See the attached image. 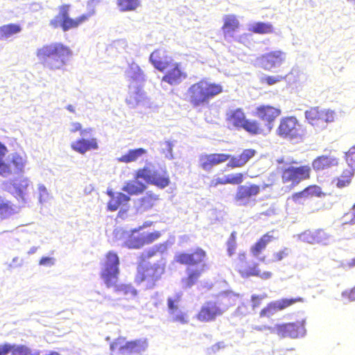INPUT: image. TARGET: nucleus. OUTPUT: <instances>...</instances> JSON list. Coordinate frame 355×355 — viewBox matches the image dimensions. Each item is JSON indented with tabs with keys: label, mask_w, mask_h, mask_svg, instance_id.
Returning a JSON list of instances; mask_svg holds the SVG:
<instances>
[{
	"label": "nucleus",
	"mask_w": 355,
	"mask_h": 355,
	"mask_svg": "<svg viewBox=\"0 0 355 355\" xmlns=\"http://www.w3.org/2000/svg\"><path fill=\"white\" fill-rule=\"evenodd\" d=\"M338 158L332 155H321L313 159L311 166L309 164L297 165L293 159L290 164L283 168L280 173L282 184L288 190H292L302 182L311 177L312 168L315 172L328 170L338 165Z\"/></svg>",
	"instance_id": "nucleus-1"
},
{
	"label": "nucleus",
	"mask_w": 355,
	"mask_h": 355,
	"mask_svg": "<svg viewBox=\"0 0 355 355\" xmlns=\"http://www.w3.org/2000/svg\"><path fill=\"white\" fill-rule=\"evenodd\" d=\"M207 258V252L200 247L191 252H182L175 255L174 260L176 263L187 266H196L195 269L188 268L186 277L182 279V283L185 288H189L197 284L202 273L208 268L205 263Z\"/></svg>",
	"instance_id": "nucleus-2"
},
{
	"label": "nucleus",
	"mask_w": 355,
	"mask_h": 355,
	"mask_svg": "<svg viewBox=\"0 0 355 355\" xmlns=\"http://www.w3.org/2000/svg\"><path fill=\"white\" fill-rule=\"evenodd\" d=\"M256 154L254 149H244L239 155L227 153H215L202 155L199 158L200 167L205 171H211L214 166L220 165L227 161V167L231 168L244 166Z\"/></svg>",
	"instance_id": "nucleus-3"
},
{
	"label": "nucleus",
	"mask_w": 355,
	"mask_h": 355,
	"mask_svg": "<svg viewBox=\"0 0 355 355\" xmlns=\"http://www.w3.org/2000/svg\"><path fill=\"white\" fill-rule=\"evenodd\" d=\"M223 92V87L221 84L202 78L188 88L186 98L193 107H199L208 105L210 100Z\"/></svg>",
	"instance_id": "nucleus-4"
},
{
	"label": "nucleus",
	"mask_w": 355,
	"mask_h": 355,
	"mask_svg": "<svg viewBox=\"0 0 355 355\" xmlns=\"http://www.w3.org/2000/svg\"><path fill=\"white\" fill-rule=\"evenodd\" d=\"M71 55L70 48L61 42L44 44L36 51L39 60L52 70L59 69L64 66Z\"/></svg>",
	"instance_id": "nucleus-5"
},
{
	"label": "nucleus",
	"mask_w": 355,
	"mask_h": 355,
	"mask_svg": "<svg viewBox=\"0 0 355 355\" xmlns=\"http://www.w3.org/2000/svg\"><path fill=\"white\" fill-rule=\"evenodd\" d=\"M100 0H91L89 5L92 6V8L85 14H83L78 17L73 19L69 17V4H62L58 7V14L50 21V25L56 28L60 27L64 32L70 29L76 28L95 14L94 6Z\"/></svg>",
	"instance_id": "nucleus-6"
},
{
	"label": "nucleus",
	"mask_w": 355,
	"mask_h": 355,
	"mask_svg": "<svg viewBox=\"0 0 355 355\" xmlns=\"http://www.w3.org/2000/svg\"><path fill=\"white\" fill-rule=\"evenodd\" d=\"M164 272V264L159 262H138L134 280L136 284L144 285L146 289H152L157 285Z\"/></svg>",
	"instance_id": "nucleus-7"
},
{
	"label": "nucleus",
	"mask_w": 355,
	"mask_h": 355,
	"mask_svg": "<svg viewBox=\"0 0 355 355\" xmlns=\"http://www.w3.org/2000/svg\"><path fill=\"white\" fill-rule=\"evenodd\" d=\"M282 110L277 107L270 105L261 104L258 105L254 110V116L261 121L257 120L258 124L254 130L255 135H266L273 127V123L281 115Z\"/></svg>",
	"instance_id": "nucleus-8"
},
{
	"label": "nucleus",
	"mask_w": 355,
	"mask_h": 355,
	"mask_svg": "<svg viewBox=\"0 0 355 355\" xmlns=\"http://www.w3.org/2000/svg\"><path fill=\"white\" fill-rule=\"evenodd\" d=\"M135 178L136 179H143L146 183L155 185L162 189L167 187L171 183L167 171L166 169L157 170L150 163L137 169L135 171Z\"/></svg>",
	"instance_id": "nucleus-9"
},
{
	"label": "nucleus",
	"mask_w": 355,
	"mask_h": 355,
	"mask_svg": "<svg viewBox=\"0 0 355 355\" xmlns=\"http://www.w3.org/2000/svg\"><path fill=\"white\" fill-rule=\"evenodd\" d=\"M258 263L248 259V256L245 252H239L234 261L235 270L243 278L258 277L263 279H267L271 277V272H261Z\"/></svg>",
	"instance_id": "nucleus-10"
},
{
	"label": "nucleus",
	"mask_w": 355,
	"mask_h": 355,
	"mask_svg": "<svg viewBox=\"0 0 355 355\" xmlns=\"http://www.w3.org/2000/svg\"><path fill=\"white\" fill-rule=\"evenodd\" d=\"M119 265V257L116 252L109 251L105 254L100 275L107 287L116 286L120 273Z\"/></svg>",
	"instance_id": "nucleus-11"
},
{
	"label": "nucleus",
	"mask_w": 355,
	"mask_h": 355,
	"mask_svg": "<svg viewBox=\"0 0 355 355\" xmlns=\"http://www.w3.org/2000/svg\"><path fill=\"white\" fill-rule=\"evenodd\" d=\"M227 299L226 296L218 297L216 301H207L201 306L196 315V318L201 322H210L215 321L221 316L228 309V306L223 303Z\"/></svg>",
	"instance_id": "nucleus-12"
},
{
	"label": "nucleus",
	"mask_w": 355,
	"mask_h": 355,
	"mask_svg": "<svg viewBox=\"0 0 355 355\" xmlns=\"http://www.w3.org/2000/svg\"><path fill=\"white\" fill-rule=\"evenodd\" d=\"M141 229H135L130 232L125 233L124 235L123 246L128 249H140L145 245H150L158 240L162 232L154 231L148 233H138Z\"/></svg>",
	"instance_id": "nucleus-13"
},
{
	"label": "nucleus",
	"mask_w": 355,
	"mask_h": 355,
	"mask_svg": "<svg viewBox=\"0 0 355 355\" xmlns=\"http://www.w3.org/2000/svg\"><path fill=\"white\" fill-rule=\"evenodd\" d=\"M227 121L237 129H243L248 133L255 135L254 130L258 126L257 120L246 118L242 108H237L227 114Z\"/></svg>",
	"instance_id": "nucleus-14"
},
{
	"label": "nucleus",
	"mask_w": 355,
	"mask_h": 355,
	"mask_svg": "<svg viewBox=\"0 0 355 355\" xmlns=\"http://www.w3.org/2000/svg\"><path fill=\"white\" fill-rule=\"evenodd\" d=\"M302 126L294 116H286L280 120L277 134L282 138L293 139L302 137Z\"/></svg>",
	"instance_id": "nucleus-15"
},
{
	"label": "nucleus",
	"mask_w": 355,
	"mask_h": 355,
	"mask_svg": "<svg viewBox=\"0 0 355 355\" xmlns=\"http://www.w3.org/2000/svg\"><path fill=\"white\" fill-rule=\"evenodd\" d=\"M182 293H176L173 297L167 299V306L170 321L180 324H186L189 322V316L186 312L179 309V304L182 300Z\"/></svg>",
	"instance_id": "nucleus-16"
},
{
	"label": "nucleus",
	"mask_w": 355,
	"mask_h": 355,
	"mask_svg": "<svg viewBox=\"0 0 355 355\" xmlns=\"http://www.w3.org/2000/svg\"><path fill=\"white\" fill-rule=\"evenodd\" d=\"M274 332L281 338H297L303 336L306 330L302 321H295L275 325Z\"/></svg>",
	"instance_id": "nucleus-17"
},
{
	"label": "nucleus",
	"mask_w": 355,
	"mask_h": 355,
	"mask_svg": "<svg viewBox=\"0 0 355 355\" xmlns=\"http://www.w3.org/2000/svg\"><path fill=\"white\" fill-rule=\"evenodd\" d=\"M308 122L313 126L323 128L329 122L334 121L332 112L320 110L319 107H311L305 112Z\"/></svg>",
	"instance_id": "nucleus-18"
},
{
	"label": "nucleus",
	"mask_w": 355,
	"mask_h": 355,
	"mask_svg": "<svg viewBox=\"0 0 355 355\" xmlns=\"http://www.w3.org/2000/svg\"><path fill=\"white\" fill-rule=\"evenodd\" d=\"M261 191L259 184L248 183L239 185L236 189L234 200L240 205H247L252 198H255Z\"/></svg>",
	"instance_id": "nucleus-19"
},
{
	"label": "nucleus",
	"mask_w": 355,
	"mask_h": 355,
	"mask_svg": "<svg viewBox=\"0 0 355 355\" xmlns=\"http://www.w3.org/2000/svg\"><path fill=\"white\" fill-rule=\"evenodd\" d=\"M329 234L324 229L306 230L300 234L298 239L304 243L309 244L327 245Z\"/></svg>",
	"instance_id": "nucleus-20"
},
{
	"label": "nucleus",
	"mask_w": 355,
	"mask_h": 355,
	"mask_svg": "<svg viewBox=\"0 0 355 355\" xmlns=\"http://www.w3.org/2000/svg\"><path fill=\"white\" fill-rule=\"evenodd\" d=\"M285 60L286 53L281 50L270 51L261 55L258 58L261 67L266 71H271L275 67L280 65Z\"/></svg>",
	"instance_id": "nucleus-21"
},
{
	"label": "nucleus",
	"mask_w": 355,
	"mask_h": 355,
	"mask_svg": "<svg viewBox=\"0 0 355 355\" xmlns=\"http://www.w3.org/2000/svg\"><path fill=\"white\" fill-rule=\"evenodd\" d=\"M165 71L162 80L171 85L179 84L187 77V73L182 70L181 64L175 61Z\"/></svg>",
	"instance_id": "nucleus-22"
},
{
	"label": "nucleus",
	"mask_w": 355,
	"mask_h": 355,
	"mask_svg": "<svg viewBox=\"0 0 355 355\" xmlns=\"http://www.w3.org/2000/svg\"><path fill=\"white\" fill-rule=\"evenodd\" d=\"M150 61L155 69L164 72L174 62L165 50L156 49L150 55Z\"/></svg>",
	"instance_id": "nucleus-23"
},
{
	"label": "nucleus",
	"mask_w": 355,
	"mask_h": 355,
	"mask_svg": "<svg viewBox=\"0 0 355 355\" xmlns=\"http://www.w3.org/2000/svg\"><path fill=\"white\" fill-rule=\"evenodd\" d=\"M11 185L12 188L11 193L15 197L25 201L28 194V189L31 185L29 179L24 177L15 178L11 181Z\"/></svg>",
	"instance_id": "nucleus-24"
},
{
	"label": "nucleus",
	"mask_w": 355,
	"mask_h": 355,
	"mask_svg": "<svg viewBox=\"0 0 355 355\" xmlns=\"http://www.w3.org/2000/svg\"><path fill=\"white\" fill-rule=\"evenodd\" d=\"M274 231H270L263 234L253 245L250 248V252L254 257H259L266 250L267 245L275 241L276 237L273 235Z\"/></svg>",
	"instance_id": "nucleus-25"
},
{
	"label": "nucleus",
	"mask_w": 355,
	"mask_h": 355,
	"mask_svg": "<svg viewBox=\"0 0 355 355\" xmlns=\"http://www.w3.org/2000/svg\"><path fill=\"white\" fill-rule=\"evenodd\" d=\"M71 148L75 152L80 154H85L89 150H94L98 148V141L96 138L84 139L80 138L71 144Z\"/></svg>",
	"instance_id": "nucleus-26"
},
{
	"label": "nucleus",
	"mask_w": 355,
	"mask_h": 355,
	"mask_svg": "<svg viewBox=\"0 0 355 355\" xmlns=\"http://www.w3.org/2000/svg\"><path fill=\"white\" fill-rule=\"evenodd\" d=\"M0 355H40V352H33L25 345H12L4 343L0 345Z\"/></svg>",
	"instance_id": "nucleus-27"
},
{
	"label": "nucleus",
	"mask_w": 355,
	"mask_h": 355,
	"mask_svg": "<svg viewBox=\"0 0 355 355\" xmlns=\"http://www.w3.org/2000/svg\"><path fill=\"white\" fill-rule=\"evenodd\" d=\"M244 180V175L242 173L228 174L225 178H217L213 179L209 182V187H216L218 185L224 184H237L239 185Z\"/></svg>",
	"instance_id": "nucleus-28"
},
{
	"label": "nucleus",
	"mask_w": 355,
	"mask_h": 355,
	"mask_svg": "<svg viewBox=\"0 0 355 355\" xmlns=\"http://www.w3.org/2000/svg\"><path fill=\"white\" fill-rule=\"evenodd\" d=\"M354 175V168L347 166L343 168L340 175L334 179L333 182L335 183L336 187L343 189L349 187L352 182Z\"/></svg>",
	"instance_id": "nucleus-29"
},
{
	"label": "nucleus",
	"mask_w": 355,
	"mask_h": 355,
	"mask_svg": "<svg viewBox=\"0 0 355 355\" xmlns=\"http://www.w3.org/2000/svg\"><path fill=\"white\" fill-rule=\"evenodd\" d=\"M240 26L239 21L234 15H227L224 17V24L222 30L225 37H232Z\"/></svg>",
	"instance_id": "nucleus-30"
},
{
	"label": "nucleus",
	"mask_w": 355,
	"mask_h": 355,
	"mask_svg": "<svg viewBox=\"0 0 355 355\" xmlns=\"http://www.w3.org/2000/svg\"><path fill=\"white\" fill-rule=\"evenodd\" d=\"M127 182L123 187L122 190L128 193L130 196H139L143 193L147 189V185L139 181V179Z\"/></svg>",
	"instance_id": "nucleus-31"
},
{
	"label": "nucleus",
	"mask_w": 355,
	"mask_h": 355,
	"mask_svg": "<svg viewBox=\"0 0 355 355\" xmlns=\"http://www.w3.org/2000/svg\"><path fill=\"white\" fill-rule=\"evenodd\" d=\"M130 198L121 193H117L114 198H110L107 204V209L110 211H116L120 207L126 205L130 201Z\"/></svg>",
	"instance_id": "nucleus-32"
},
{
	"label": "nucleus",
	"mask_w": 355,
	"mask_h": 355,
	"mask_svg": "<svg viewBox=\"0 0 355 355\" xmlns=\"http://www.w3.org/2000/svg\"><path fill=\"white\" fill-rule=\"evenodd\" d=\"M8 164L12 168V173L13 172L15 173H24L26 164V157L25 155L17 153H13Z\"/></svg>",
	"instance_id": "nucleus-33"
},
{
	"label": "nucleus",
	"mask_w": 355,
	"mask_h": 355,
	"mask_svg": "<svg viewBox=\"0 0 355 355\" xmlns=\"http://www.w3.org/2000/svg\"><path fill=\"white\" fill-rule=\"evenodd\" d=\"M125 75L131 84L140 83L145 80L143 71L137 64H131L126 71Z\"/></svg>",
	"instance_id": "nucleus-34"
},
{
	"label": "nucleus",
	"mask_w": 355,
	"mask_h": 355,
	"mask_svg": "<svg viewBox=\"0 0 355 355\" xmlns=\"http://www.w3.org/2000/svg\"><path fill=\"white\" fill-rule=\"evenodd\" d=\"M159 199L158 195L153 191H149L139 200V208L142 211L149 210L157 204Z\"/></svg>",
	"instance_id": "nucleus-35"
},
{
	"label": "nucleus",
	"mask_w": 355,
	"mask_h": 355,
	"mask_svg": "<svg viewBox=\"0 0 355 355\" xmlns=\"http://www.w3.org/2000/svg\"><path fill=\"white\" fill-rule=\"evenodd\" d=\"M147 153V150L143 148L129 150L125 154L117 159L119 162L130 163L136 162L140 157Z\"/></svg>",
	"instance_id": "nucleus-36"
},
{
	"label": "nucleus",
	"mask_w": 355,
	"mask_h": 355,
	"mask_svg": "<svg viewBox=\"0 0 355 355\" xmlns=\"http://www.w3.org/2000/svg\"><path fill=\"white\" fill-rule=\"evenodd\" d=\"M110 350L116 354H127L128 341L125 337L119 336L110 343Z\"/></svg>",
	"instance_id": "nucleus-37"
},
{
	"label": "nucleus",
	"mask_w": 355,
	"mask_h": 355,
	"mask_svg": "<svg viewBox=\"0 0 355 355\" xmlns=\"http://www.w3.org/2000/svg\"><path fill=\"white\" fill-rule=\"evenodd\" d=\"M148 347L146 339H136L128 341L127 354H139L146 350Z\"/></svg>",
	"instance_id": "nucleus-38"
},
{
	"label": "nucleus",
	"mask_w": 355,
	"mask_h": 355,
	"mask_svg": "<svg viewBox=\"0 0 355 355\" xmlns=\"http://www.w3.org/2000/svg\"><path fill=\"white\" fill-rule=\"evenodd\" d=\"M249 31L256 34H270L274 32V28L270 23L258 21L252 25Z\"/></svg>",
	"instance_id": "nucleus-39"
},
{
	"label": "nucleus",
	"mask_w": 355,
	"mask_h": 355,
	"mask_svg": "<svg viewBox=\"0 0 355 355\" xmlns=\"http://www.w3.org/2000/svg\"><path fill=\"white\" fill-rule=\"evenodd\" d=\"M21 27L19 24H8L0 26V38H8L20 33Z\"/></svg>",
	"instance_id": "nucleus-40"
},
{
	"label": "nucleus",
	"mask_w": 355,
	"mask_h": 355,
	"mask_svg": "<svg viewBox=\"0 0 355 355\" xmlns=\"http://www.w3.org/2000/svg\"><path fill=\"white\" fill-rule=\"evenodd\" d=\"M6 152V147L0 142V175L3 177H7L12 174L10 165L3 160Z\"/></svg>",
	"instance_id": "nucleus-41"
},
{
	"label": "nucleus",
	"mask_w": 355,
	"mask_h": 355,
	"mask_svg": "<svg viewBox=\"0 0 355 355\" xmlns=\"http://www.w3.org/2000/svg\"><path fill=\"white\" fill-rule=\"evenodd\" d=\"M304 301L302 297H297L294 298H283L279 300L274 301L273 303L275 306L277 311H282L293 304L297 302H302Z\"/></svg>",
	"instance_id": "nucleus-42"
},
{
	"label": "nucleus",
	"mask_w": 355,
	"mask_h": 355,
	"mask_svg": "<svg viewBox=\"0 0 355 355\" xmlns=\"http://www.w3.org/2000/svg\"><path fill=\"white\" fill-rule=\"evenodd\" d=\"M116 5L121 12L132 11L140 6V0H117Z\"/></svg>",
	"instance_id": "nucleus-43"
},
{
	"label": "nucleus",
	"mask_w": 355,
	"mask_h": 355,
	"mask_svg": "<svg viewBox=\"0 0 355 355\" xmlns=\"http://www.w3.org/2000/svg\"><path fill=\"white\" fill-rule=\"evenodd\" d=\"M307 199L313 197H321L324 196L320 187L316 184H311L304 189Z\"/></svg>",
	"instance_id": "nucleus-44"
},
{
	"label": "nucleus",
	"mask_w": 355,
	"mask_h": 355,
	"mask_svg": "<svg viewBox=\"0 0 355 355\" xmlns=\"http://www.w3.org/2000/svg\"><path fill=\"white\" fill-rule=\"evenodd\" d=\"M15 212L14 206L9 201L0 200V216L7 217Z\"/></svg>",
	"instance_id": "nucleus-45"
},
{
	"label": "nucleus",
	"mask_w": 355,
	"mask_h": 355,
	"mask_svg": "<svg viewBox=\"0 0 355 355\" xmlns=\"http://www.w3.org/2000/svg\"><path fill=\"white\" fill-rule=\"evenodd\" d=\"M161 245H156L152 248L148 249L144 252L141 253L139 257L138 262H142L146 263V261L154 256H155L159 252Z\"/></svg>",
	"instance_id": "nucleus-46"
},
{
	"label": "nucleus",
	"mask_w": 355,
	"mask_h": 355,
	"mask_svg": "<svg viewBox=\"0 0 355 355\" xmlns=\"http://www.w3.org/2000/svg\"><path fill=\"white\" fill-rule=\"evenodd\" d=\"M236 247V232H232L227 241V252L230 257L235 254Z\"/></svg>",
	"instance_id": "nucleus-47"
},
{
	"label": "nucleus",
	"mask_w": 355,
	"mask_h": 355,
	"mask_svg": "<svg viewBox=\"0 0 355 355\" xmlns=\"http://www.w3.org/2000/svg\"><path fill=\"white\" fill-rule=\"evenodd\" d=\"M277 311L275 306L273 302L268 303L266 306H264L259 312V317L260 318H270Z\"/></svg>",
	"instance_id": "nucleus-48"
},
{
	"label": "nucleus",
	"mask_w": 355,
	"mask_h": 355,
	"mask_svg": "<svg viewBox=\"0 0 355 355\" xmlns=\"http://www.w3.org/2000/svg\"><path fill=\"white\" fill-rule=\"evenodd\" d=\"M288 75L285 76H266L261 78L260 82L267 85H273L282 80H286Z\"/></svg>",
	"instance_id": "nucleus-49"
},
{
	"label": "nucleus",
	"mask_w": 355,
	"mask_h": 355,
	"mask_svg": "<svg viewBox=\"0 0 355 355\" xmlns=\"http://www.w3.org/2000/svg\"><path fill=\"white\" fill-rule=\"evenodd\" d=\"M116 291L123 295H130L133 297L137 294V290L130 284H121L116 287Z\"/></svg>",
	"instance_id": "nucleus-50"
},
{
	"label": "nucleus",
	"mask_w": 355,
	"mask_h": 355,
	"mask_svg": "<svg viewBox=\"0 0 355 355\" xmlns=\"http://www.w3.org/2000/svg\"><path fill=\"white\" fill-rule=\"evenodd\" d=\"M267 297L266 295H252L250 298V306L252 310L259 308L263 304V300Z\"/></svg>",
	"instance_id": "nucleus-51"
},
{
	"label": "nucleus",
	"mask_w": 355,
	"mask_h": 355,
	"mask_svg": "<svg viewBox=\"0 0 355 355\" xmlns=\"http://www.w3.org/2000/svg\"><path fill=\"white\" fill-rule=\"evenodd\" d=\"M92 131H93V129L91 128H89L87 129H83V126H82L81 123H80L79 122L71 123V128L70 130V132L72 133L79 132L80 135L83 136L87 134H90Z\"/></svg>",
	"instance_id": "nucleus-52"
},
{
	"label": "nucleus",
	"mask_w": 355,
	"mask_h": 355,
	"mask_svg": "<svg viewBox=\"0 0 355 355\" xmlns=\"http://www.w3.org/2000/svg\"><path fill=\"white\" fill-rule=\"evenodd\" d=\"M160 145L162 146V153L166 157L171 158L173 157V144L170 141H165L160 143Z\"/></svg>",
	"instance_id": "nucleus-53"
},
{
	"label": "nucleus",
	"mask_w": 355,
	"mask_h": 355,
	"mask_svg": "<svg viewBox=\"0 0 355 355\" xmlns=\"http://www.w3.org/2000/svg\"><path fill=\"white\" fill-rule=\"evenodd\" d=\"M345 158L347 166L355 169V146L349 150Z\"/></svg>",
	"instance_id": "nucleus-54"
},
{
	"label": "nucleus",
	"mask_w": 355,
	"mask_h": 355,
	"mask_svg": "<svg viewBox=\"0 0 355 355\" xmlns=\"http://www.w3.org/2000/svg\"><path fill=\"white\" fill-rule=\"evenodd\" d=\"M291 200L297 204H300L303 200H307L304 190H302L298 192H295L291 196Z\"/></svg>",
	"instance_id": "nucleus-55"
},
{
	"label": "nucleus",
	"mask_w": 355,
	"mask_h": 355,
	"mask_svg": "<svg viewBox=\"0 0 355 355\" xmlns=\"http://www.w3.org/2000/svg\"><path fill=\"white\" fill-rule=\"evenodd\" d=\"M288 255V250L285 248L273 254V261L275 262L280 261Z\"/></svg>",
	"instance_id": "nucleus-56"
},
{
	"label": "nucleus",
	"mask_w": 355,
	"mask_h": 355,
	"mask_svg": "<svg viewBox=\"0 0 355 355\" xmlns=\"http://www.w3.org/2000/svg\"><path fill=\"white\" fill-rule=\"evenodd\" d=\"M342 297L349 301H355V286L349 290L344 291L342 293Z\"/></svg>",
	"instance_id": "nucleus-57"
},
{
	"label": "nucleus",
	"mask_w": 355,
	"mask_h": 355,
	"mask_svg": "<svg viewBox=\"0 0 355 355\" xmlns=\"http://www.w3.org/2000/svg\"><path fill=\"white\" fill-rule=\"evenodd\" d=\"M54 263V260L51 257H42L39 261L40 265L42 266H51Z\"/></svg>",
	"instance_id": "nucleus-58"
},
{
	"label": "nucleus",
	"mask_w": 355,
	"mask_h": 355,
	"mask_svg": "<svg viewBox=\"0 0 355 355\" xmlns=\"http://www.w3.org/2000/svg\"><path fill=\"white\" fill-rule=\"evenodd\" d=\"M343 266L344 268H348L354 267L355 266V258H353L352 260H350L345 263H343Z\"/></svg>",
	"instance_id": "nucleus-59"
},
{
	"label": "nucleus",
	"mask_w": 355,
	"mask_h": 355,
	"mask_svg": "<svg viewBox=\"0 0 355 355\" xmlns=\"http://www.w3.org/2000/svg\"><path fill=\"white\" fill-rule=\"evenodd\" d=\"M352 214L353 217L350 219L349 222L345 223V224H350V225H354L355 224V204L352 207Z\"/></svg>",
	"instance_id": "nucleus-60"
},
{
	"label": "nucleus",
	"mask_w": 355,
	"mask_h": 355,
	"mask_svg": "<svg viewBox=\"0 0 355 355\" xmlns=\"http://www.w3.org/2000/svg\"><path fill=\"white\" fill-rule=\"evenodd\" d=\"M117 216L119 218L124 219L127 216V209H121L119 211Z\"/></svg>",
	"instance_id": "nucleus-61"
},
{
	"label": "nucleus",
	"mask_w": 355,
	"mask_h": 355,
	"mask_svg": "<svg viewBox=\"0 0 355 355\" xmlns=\"http://www.w3.org/2000/svg\"><path fill=\"white\" fill-rule=\"evenodd\" d=\"M254 329L256 330H258V331H263V330L269 329H270V327L266 324H263V325H261V326L254 327Z\"/></svg>",
	"instance_id": "nucleus-62"
},
{
	"label": "nucleus",
	"mask_w": 355,
	"mask_h": 355,
	"mask_svg": "<svg viewBox=\"0 0 355 355\" xmlns=\"http://www.w3.org/2000/svg\"><path fill=\"white\" fill-rule=\"evenodd\" d=\"M39 191H40V196L46 195L47 194L46 189V187L44 185H40L39 187Z\"/></svg>",
	"instance_id": "nucleus-63"
},
{
	"label": "nucleus",
	"mask_w": 355,
	"mask_h": 355,
	"mask_svg": "<svg viewBox=\"0 0 355 355\" xmlns=\"http://www.w3.org/2000/svg\"><path fill=\"white\" fill-rule=\"evenodd\" d=\"M67 109L71 113H74L76 111L75 107L72 105H68Z\"/></svg>",
	"instance_id": "nucleus-64"
}]
</instances>
